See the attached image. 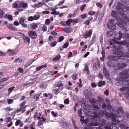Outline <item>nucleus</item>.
Instances as JSON below:
<instances>
[{
	"instance_id": "1",
	"label": "nucleus",
	"mask_w": 129,
	"mask_h": 129,
	"mask_svg": "<svg viewBox=\"0 0 129 129\" xmlns=\"http://www.w3.org/2000/svg\"><path fill=\"white\" fill-rule=\"evenodd\" d=\"M121 16L122 18L119 17L117 14L112 16L117 21V24L125 31H127V23L126 21L129 22V18L124 14H122Z\"/></svg>"
},
{
	"instance_id": "2",
	"label": "nucleus",
	"mask_w": 129,
	"mask_h": 129,
	"mask_svg": "<svg viewBox=\"0 0 129 129\" xmlns=\"http://www.w3.org/2000/svg\"><path fill=\"white\" fill-rule=\"evenodd\" d=\"M118 78L119 80L117 83L119 85H129V80H126L127 78H125L123 75H120ZM121 91H124L127 92V93H129V86L128 87H124L120 88V89Z\"/></svg>"
},
{
	"instance_id": "3",
	"label": "nucleus",
	"mask_w": 129,
	"mask_h": 129,
	"mask_svg": "<svg viewBox=\"0 0 129 129\" xmlns=\"http://www.w3.org/2000/svg\"><path fill=\"white\" fill-rule=\"evenodd\" d=\"M101 111L99 110L98 111L94 108L93 109H90L87 112V115L90 116H92L91 121L93 122L97 120L98 117L99 116V115Z\"/></svg>"
},
{
	"instance_id": "4",
	"label": "nucleus",
	"mask_w": 129,
	"mask_h": 129,
	"mask_svg": "<svg viewBox=\"0 0 129 129\" xmlns=\"http://www.w3.org/2000/svg\"><path fill=\"white\" fill-rule=\"evenodd\" d=\"M118 48L115 49L112 51L113 53L114 54L117 55L119 57H125L129 58V53H123L121 50V47L120 45L118 46Z\"/></svg>"
},
{
	"instance_id": "5",
	"label": "nucleus",
	"mask_w": 129,
	"mask_h": 129,
	"mask_svg": "<svg viewBox=\"0 0 129 129\" xmlns=\"http://www.w3.org/2000/svg\"><path fill=\"white\" fill-rule=\"evenodd\" d=\"M89 102L90 103L93 105V107L99 111L100 109L99 106L100 105V102L99 101L98 99H96L95 98H93L89 100Z\"/></svg>"
},
{
	"instance_id": "6",
	"label": "nucleus",
	"mask_w": 129,
	"mask_h": 129,
	"mask_svg": "<svg viewBox=\"0 0 129 129\" xmlns=\"http://www.w3.org/2000/svg\"><path fill=\"white\" fill-rule=\"evenodd\" d=\"M116 56L112 55H110L109 56L110 58H111L107 62V64L108 66L111 67H114L115 66L114 63L115 59L114 58Z\"/></svg>"
},
{
	"instance_id": "7",
	"label": "nucleus",
	"mask_w": 129,
	"mask_h": 129,
	"mask_svg": "<svg viewBox=\"0 0 129 129\" xmlns=\"http://www.w3.org/2000/svg\"><path fill=\"white\" fill-rule=\"evenodd\" d=\"M102 116V114L100 113L99 115V117H98L97 120L94 121H98L99 122V123L97 122L99 124L98 125H100V126H104L106 124V120L104 119H102V118L101 117Z\"/></svg>"
},
{
	"instance_id": "8",
	"label": "nucleus",
	"mask_w": 129,
	"mask_h": 129,
	"mask_svg": "<svg viewBox=\"0 0 129 129\" xmlns=\"http://www.w3.org/2000/svg\"><path fill=\"white\" fill-rule=\"evenodd\" d=\"M98 124H99L97 122L89 123L85 126V128L86 129H97V127L92 126H97Z\"/></svg>"
},
{
	"instance_id": "9",
	"label": "nucleus",
	"mask_w": 129,
	"mask_h": 129,
	"mask_svg": "<svg viewBox=\"0 0 129 129\" xmlns=\"http://www.w3.org/2000/svg\"><path fill=\"white\" fill-rule=\"evenodd\" d=\"M28 34L30 38L34 39H36L37 37V34L35 31L32 30L29 31Z\"/></svg>"
},
{
	"instance_id": "10",
	"label": "nucleus",
	"mask_w": 129,
	"mask_h": 129,
	"mask_svg": "<svg viewBox=\"0 0 129 129\" xmlns=\"http://www.w3.org/2000/svg\"><path fill=\"white\" fill-rule=\"evenodd\" d=\"M108 27L111 30H115L116 29V26L115 24L113 23L111 21L108 23Z\"/></svg>"
},
{
	"instance_id": "11",
	"label": "nucleus",
	"mask_w": 129,
	"mask_h": 129,
	"mask_svg": "<svg viewBox=\"0 0 129 129\" xmlns=\"http://www.w3.org/2000/svg\"><path fill=\"white\" fill-rule=\"evenodd\" d=\"M92 32L91 29H89L88 31L86 30L85 34L83 35V36L85 39H87L89 37H91Z\"/></svg>"
},
{
	"instance_id": "12",
	"label": "nucleus",
	"mask_w": 129,
	"mask_h": 129,
	"mask_svg": "<svg viewBox=\"0 0 129 129\" xmlns=\"http://www.w3.org/2000/svg\"><path fill=\"white\" fill-rule=\"evenodd\" d=\"M120 75H123L125 78H128L129 77V68L125 71H123L120 73Z\"/></svg>"
},
{
	"instance_id": "13",
	"label": "nucleus",
	"mask_w": 129,
	"mask_h": 129,
	"mask_svg": "<svg viewBox=\"0 0 129 129\" xmlns=\"http://www.w3.org/2000/svg\"><path fill=\"white\" fill-rule=\"evenodd\" d=\"M123 5L121 3H119L116 7V9L117 11L119 12L120 10H122L124 9Z\"/></svg>"
},
{
	"instance_id": "14",
	"label": "nucleus",
	"mask_w": 129,
	"mask_h": 129,
	"mask_svg": "<svg viewBox=\"0 0 129 129\" xmlns=\"http://www.w3.org/2000/svg\"><path fill=\"white\" fill-rule=\"evenodd\" d=\"M20 108L17 109L16 111L17 113H19L21 111L22 112L21 113H24L26 111V109L27 107V105H25V106H20Z\"/></svg>"
},
{
	"instance_id": "15",
	"label": "nucleus",
	"mask_w": 129,
	"mask_h": 129,
	"mask_svg": "<svg viewBox=\"0 0 129 129\" xmlns=\"http://www.w3.org/2000/svg\"><path fill=\"white\" fill-rule=\"evenodd\" d=\"M122 34L121 32L120 31H119L118 34L117 35H116L114 37V39H117L118 40H120L122 37Z\"/></svg>"
},
{
	"instance_id": "16",
	"label": "nucleus",
	"mask_w": 129,
	"mask_h": 129,
	"mask_svg": "<svg viewBox=\"0 0 129 129\" xmlns=\"http://www.w3.org/2000/svg\"><path fill=\"white\" fill-rule=\"evenodd\" d=\"M127 66L126 63H119L117 64V66L118 67L119 70H122Z\"/></svg>"
},
{
	"instance_id": "17",
	"label": "nucleus",
	"mask_w": 129,
	"mask_h": 129,
	"mask_svg": "<svg viewBox=\"0 0 129 129\" xmlns=\"http://www.w3.org/2000/svg\"><path fill=\"white\" fill-rule=\"evenodd\" d=\"M20 34H22V37L23 38L24 42L26 43L28 42V44H29L30 42V38L28 37H25V35L22 33H21Z\"/></svg>"
},
{
	"instance_id": "18",
	"label": "nucleus",
	"mask_w": 129,
	"mask_h": 129,
	"mask_svg": "<svg viewBox=\"0 0 129 129\" xmlns=\"http://www.w3.org/2000/svg\"><path fill=\"white\" fill-rule=\"evenodd\" d=\"M99 13V11H98L96 13L95 11H91L88 12V14L90 16H92L95 14V16L96 19L98 17Z\"/></svg>"
},
{
	"instance_id": "19",
	"label": "nucleus",
	"mask_w": 129,
	"mask_h": 129,
	"mask_svg": "<svg viewBox=\"0 0 129 129\" xmlns=\"http://www.w3.org/2000/svg\"><path fill=\"white\" fill-rule=\"evenodd\" d=\"M62 30L66 33H70L72 32L73 29L71 27H64L62 28Z\"/></svg>"
},
{
	"instance_id": "20",
	"label": "nucleus",
	"mask_w": 129,
	"mask_h": 129,
	"mask_svg": "<svg viewBox=\"0 0 129 129\" xmlns=\"http://www.w3.org/2000/svg\"><path fill=\"white\" fill-rule=\"evenodd\" d=\"M119 44L122 45H127L126 47L127 48H129V40L126 41L125 40H123V41L120 42H119Z\"/></svg>"
},
{
	"instance_id": "21",
	"label": "nucleus",
	"mask_w": 129,
	"mask_h": 129,
	"mask_svg": "<svg viewBox=\"0 0 129 129\" xmlns=\"http://www.w3.org/2000/svg\"><path fill=\"white\" fill-rule=\"evenodd\" d=\"M19 4V5L18 6V8H21L22 7V8L25 9L27 7L28 5L27 3L20 2Z\"/></svg>"
},
{
	"instance_id": "22",
	"label": "nucleus",
	"mask_w": 129,
	"mask_h": 129,
	"mask_svg": "<svg viewBox=\"0 0 129 129\" xmlns=\"http://www.w3.org/2000/svg\"><path fill=\"white\" fill-rule=\"evenodd\" d=\"M42 94L41 92L37 94H35L33 96V98L36 101H39L40 96Z\"/></svg>"
},
{
	"instance_id": "23",
	"label": "nucleus",
	"mask_w": 129,
	"mask_h": 129,
	"mask_svg": "<svg viewBox=\"0 0 129 129\" xmlns=\"http://www.w3.org/2000/svg\"><path fill=\"white\" fill-rule=\"evenodd\" d=\"M110 45H112L114 48L118 49V46H119V45L118 43H113L112 42H110Z\"/></svg>"
},
{
	"instance_id": "24",
	"label": "nucleus",
	"mask_w": 129,
	"mask_h": 129,
	"mask_svg": "<svg viewBox=\"0 0 129 129\" xmlns=\"http://www.w3.org/2000/svg\"><path fill=\"white\" fill-rule=\"evenodd\" d=\"M47 66L46 64L44 65H42L40 66L37 67L36 68V71H38L44 68H45L47 67Z\"/></svg>"
},
{
	"instance_id": "25",
	"label": "nucleus",
	"mask_w": 129,
	"mask_h": 129,
	"mask_svg": "<svg viewBox=\"0 0 129 129\" xmlns=\"http://www.w3.org/2000/svg\"><path fill=\"white\" fill-rule=\"evenodd\" d=\"M61 58V56L59 54H58L55 57L53 58V60L54 61H57L59 60Z\"/></svg>"
},
{
	"instance_id": "26",
	"label": "nucleus",
	"mask_w": 129,
	"mask_h": 129,
	"mask_svg": "<svg viewBox=\"0 0 129 129\" xmlns=\"http://www.w3.org/2000/svg\"><path fill=\"white\" fill-rule=\"evenodd\" d=\"M93 67L96 69H99L100 67L99 62L97 61L96 62V63H93Z\"/></svg>"
},
{
	"instance_id": "27",
	"label": "nucleus",
	"mask_w": 129,
	"mask_h": 129,
	"mask_svg": "<svg viewBox=\"0 0 129 129\" xmlns=\"http://www.w3.org/2000/svg\"><path fill=\"white\" fill-rule=\"evenodd\" d=\"M85 98L87 99H88L92 97V94L89 92H87L85 94Z\"/></svg>"
},
{
	"instance_id": "28",
	"label": "nucleus",
	"mask_w": 129,
	"mask_h": 129,
	"mask_svg": "<svg viewBox=\"0 0 129 129\" xmlns=\"http://www.w3.org/2000/svg\"><path fill=\"white\" fill-rule=\"evenodd\" d=\"M105 83V82L104 81H100L98 83V86L99 87H101L102 86L104 85Z\"/></svg>"
},
{
	"instance_id": "29",
	"label": "nucleus",
	"mask_w": 129,
	"mask_h": 129,
	"mask_svg": "<svg viewBox=\"0 0 129 129\" xmlns=\"http://www.w3.org/2000/svg\"><path fill=\"white\" fill-rule=\"evenodd\" d=\"M30 27L33 29H35L37 28L38 25L37 24L35 23H34L31 24Z\"/></svg>"
},
{
	"instance_id": "30",
	"label": "nucleus",
	"mask_w": 129,
	"mask_h": 129,
	"mask_svg": "<svg viewBox=\"0 0 129 129\" xmlns=\"http://www.w3.org/2000/svg\"><path fill=\"white\" fill-rule=\"evenodd\" d=\"M106 34L108 37H111L114 34V33L112 31L109 30L106 32Z\"/></svg>"
},
{
	"instance_id": "31",
	"label": "nucleus",
	"mask_w": 129,
	"mask_h": 129,
	"mask_svg": "<svg viewBox=\"0 0 129 129\" xmlns=\"http://www.w3.org/2000/svg\"><path fill=\"white\" fill-rule=\"evenodd\" d=\"M37 59L32 60H31V61H30L28 62H27L25 64V66L26 67H28L29 66L31 65L33 62L35 61Z\"/></svg>"
},
{
	"instance_id": "32",
	"label": "nucleus",
	"mask_w": 129,
	"mask_h": 129,
	"mask_svg": "<svg viewBox=\"0 0 129 129\" xmlns=\"http://www.w3.org/2000/svg\"><path fill=\"white\" fill-rule=\"evenodd\" d=\"M63 84L62 83H58L56 85V87L59 88V89L62 90L63 89Z\"/></svg>"
},
{
	"instance_id": "33",
	"label": "nucleus",
	"mask_w": 129,
	"mask_h": 129,
	"mask_svg": "<svg viewBox=\"0 0 129 129\" xmlns=\"http://www.w3.org/2000/svg\"><path fill=\"white\" fill-rule=\"evenodd\" d=\"M103 72L105 76L108 75H109V73L108 72V71L107 70L106 68L104 67L103 68Z\"/></svg>"
},
{
	"instance_id": "34",
	"label": "nucleus",
	"mask_w": 129,
	"mask_h": 129,
	"mask_svg": "<svg viewBox=\"0 0 129 129\" xmlns=\"http://www.w3.org/2000/svg\"><path fill=\"white\" fill-rule=\"evenodd\" d=\"M72 19L70 18L68 19L66 22V25H68V26H70L71 25V22H72Z\"/></svg>"
},
{
	"instance_id": "35",
	"label": "nucleus",
	"mask_w": 129,
	"mask_h": 129,
	"mask_svg": "<svg viewBox=\"0 0 129 129\" xmlns=\"http://www.w3.org/2000/svg\"><path fill=\"white\" fill-rule=\"evenodd\" d=\"M83 70L84 71H86L87 73L88 74H89V71L88 68V65L87 64H85V65L84 68Z\"/></svg>"
},
{
	"instance_id": "36",
	"label": "nucleus",
	"mask_w": 129,
	"mask_h": 129,
	"mask_svg": "<svg viewBox=\"0 0 129 129\" xmlns=\"http://www.w3.org/2000/svg\"><path fill=\"white\" fill-rule=\"evenodd\" d=\"M19 2L18 1H16L15 3H13L12 4V7L15 8H18V4Z\"/></svg>"
},
{
	"instance_id": "37",
	"label": "nucleus",
	"mask_w": 129,
	"mask_h": 129,
	"mask_svg": "<svg viewBox=\"0 0 129 129\" xmlns=\"http://www.w3.org/2000/svg\"><path fill=\"white\" fill-rule=\"evenodd\" d=\"M25 20V17H21L19 21V23L20 24L23 23Z\"/></svg>"
},
{
	"instance_id": "38",
	"label": "nucleus",
	"mask_w": 129,
	"mask_h": 129,
	"mask_svg": "<svg viewBox=\"0 0 129 129\" xmlns=\"http://www.w3.org/2000/svg\"><path fill=\"white\" fill-rule=\"evenodd\" d=\"M104 128L105 129H111V125L110 123H108L104 126Z\"/></svg>"
},
{
	"instance_id": "39",
	"label": "nucleus",
	"mask_w": 129,
	"mask_h": 129,
	"mask_svg": "<svg viewBox=\"0 0 129 129\" xmlns=\"http://www.w3.org/2000/svg\"><path fill=\"white\" fill-rule=\"evenodd\" d=\"M11 51V52L10 53L9 55H13L15 54V51L14 50H11L10 49H9L8 50V52H9Z\"/></svg>"
},
{
	"instance_id": "40",
	"label": "nucleus",
	"mask_w": 129,
	"mask_h": 129,
	"mask_svg": "<svg viewBox=\"0 0 129 129\" xmlns=\"http://www.w3.org/2000/svg\"><path fill=\"white\" fill-rule=\"evenodd\" d=\"M78 116L79 117H80L81 116H82V111L81 109H80L78 110Z\"/></svg>"
},
{
	"instance_id": "41",
	"label": "nucleus",
	"mask_w": 129,
	"mask_h": 129,
	"mask_svg": "<svg viewBox=\"0 0 129 129\" xmlns=\"http://www.w3.org/2000/svg\"><path fill=\"white\" fill-rule=\"evenodd\" d=\"M75 13L76 12L75 11H74V13L73 14L71 13L69 14L68 16V18H70L71 17H74L76 15Z\"/></svg>"
},
{
	"instance_id": "42",
	"label": "nucleus",
	"mask_w": 129,
	"mask_h": 129,
	"mask_svg": "<svg viewBox=\"0 0 129 129\" xmlns=\"http://www.w3.org/2000/svg\"><path fill=\"white\" fill-rule=\"evenodd\" d=\"M4 13L3 10H0V18H2L4 16Z\"/></svg>"
},
{
	"instance_id": "43",
	"label": "nucleus",
	"mask_w": 129,
	"mask_h": 129,
	"mask_svg": "<svg viewBox=\"0 0 129 129\" xmlns=\"http://www.w3.org/2000/svg\"><path fill=\"white\" fill-rule=\"evenodd\" d=\"M64 103L66 104H68L69 103L70 101L69 98L65 99L64 101Z\"/></svg>"
},
{
	"instance_id": "44",
	"label": "nucleus",
	"mask_w": 129,
	"mask_h": 129,
	"mask_svg": "<svg viewBox=\"0 0 129 129\" xmlns=\"http://www.w3.org/2000/svg\"><path fill=\"white\" fill-rule=\"evenodd\" d=\"M51 21L49 19H47L45 21V24L47 25H49Z\"/></svg>"
},
{
	"instance_id": "45",
	"label": "nucleus",
	"mask_w": 129,
	"mask_h": 129,
	"mask_svg": "<svg viewBox=\"0 0 129 129\" xmlns=\"http://www.w3.org/2000/svg\"><path fill=\"white\" fill-rule=\"evenodd\" d=\"M15 88V87L14 86H13L9 88L8 90L9 91L8 93L9 94L10 93H11L12 92L13 89Z\"/></svg>"
},
{
	"instance_id": "46",
	"label": "nucleus",
	"mask_w": 129,
	"mask_h": 129,
	"mask_svg": "<svg viewBox=\"0 0 129 129\" xmlns=\"http://www.w3.org/2000/svg\"><path fill=\"white\" fill-rule=\"evenodd\" d=\"M13 101V100L12 99H7V103L9 104H12Z\"/></svg>"
},
{
	"instance_id": "47",
	"label": "nucleus",
	"mask_w": 129,
	"mask_h": 129,
	"mask_svg": "<svg viewBox=\"0 0 129 129\" xmlns=\"http://www.w3.org/2000/svg\"><path fill=\"white\" fill-rule=\"evenodd\" d=\"M51 14L56 15H58L59 14V12H57L56 11L54 10V11L52 12L51 13Z\"/></svg>"
},
{
	"instance_id": "48",
	"label": "nucleus",
	"mask_w": 129,
	"mask_h": 129,
	"mask_svg": "<svg viewBox=\"0 0 129 129\" xmlns=\"http://www.w3.org/2000/svg\"><path fill=\"white\" fill-rule=\"evenodd\" d=\"M47 27L45 25H44L42 28V30L44 31H46L47 30Z\"/></svg>"
},
{
	"instance_id": "49",
	"label": "nucleus",
	"mask_w": 129,
	"mask_h": 129,
	"mask_svg": "<svg viewBox=\"0 0 129 129\" xmlns=\"http://www.w3.org/2000/svg\"><path fill=\"white\" fill-rule=\"evenodd\" d=\"M57 44V42L55 41H54L52 42L50 44V45L52 47H54Z\"/></svg>"
},
{
	"instance_id": "50",
	"label": "nucleus",
	"mask_w": 129,
	"mask_h": 129,
	"mask_svg": "<svg viewBox=\"0 0 129 129\" xmlns=\"http://www.w3.org/2000/svg\"><path fill=\"white\" fill-rule=\"evenodd\" d=\"M69 43L68 42H66L62 46V48H66L68 47L69 46Z\"/></svg>"
},
{
	"instance_id": "51",
	"label": "nucleus",
	"mask_w": 129,
	"mask_h": 129,
	"mask_svg": "<svg viewBox=\"0 0 129 129\" xmlns=\"http://www.w3.org/2000/svg\"><path fill=\"white\" fill-rule=\"evenodd\" d=\"M17 71L21 73H23L24 72L23 69L20 67L19 68H18Z\"/></svg>"
},
{
	"instance_id": "52",
	"label": "nucleus",
	"mask_w": 129,
	"mask_h": 129,
	"mask_svg": "<svg viewBox=\"0 0 129 129\" xmlns=\"http://www.w3.org/2000/svg\"><path fill=\"white\" fill-rule=\"evenodd\" d=\"M86 5L85 4H84L83 5H82L80 8L81 11H83L84 10V8L86 7Z\"/></svg>"
},
{
	"instance_id": "53",
	"label": "nucleus",
	"mask_w": 129,
	"mask_h": 129,
	"mask_svg": "<svg viewBox=\"0 0 129 129\" xmlns=\"http://www.w3.org/2000/svg\"><path fill=\"white\" fill-rule=\"evenodd\" d=\"M27 103V102L26 100H24L20 104V106H25V105Z\"/></svg>"
},
{
	"instance_id": "54",
	"label": "nucleus",
	"mask_w": 129,
	"mask_h": 129,
	"mask_svg": "<svg viewBox=\"0 0 129 129\" xmlns=\"http://www.w3.org/2000/svg\"><path fill=\"white\" fill-rule=\"evenodd\" d=\"M64 37L63 36H61L59 38V41H58L57 42H59L62 41L64 39Z\"/></svg>"
},
{
	"instance_id": "55",
	"label": "nucleus",
	"mask_w": 129,
	"mask_h": 129,
	"mask_svg": "<svg viewBox=\"0 0 129 129\" xmlns=\"http://www.w3.org/2000/svg\"><path fill=\"white\" fill-rule=\"evenodd\" d=\"M8 19L10 21L12 20L13 19L12 16L10 14L8 15Z\"/></svg>"
},
{
	"instance_id": "56",
	"label": "nucleus",
	"mask_w": 129,
	"mask_h": 129,
	"mask_svg": "<svg viewBox=\"0 0 129 129\" xmlns=\"http://www.w3.org/2000/svg\"><path fill=\"white\" fill-rule=\"evenodd\" d=\"M40 17V16L39 15H35L34 16V19L35 20H37Z\"/></svg>"
},
{
	"instance_id": "57",
	"label": "nucleus",
	"mask_w": 129,
	"mask_h": 129,
	"mask_svg": "<svg viewBox=\"0 0 129 129\" xmlns=\"http://www.w3.org/2000/svg\"><path fill=\"white\" fill-rule=\"evenodd\" d=\"M43 123L42 121H41V120H40L38 122V126H40L41 125H43Z\"/></svg>"
},
{
	"instance_id": "58",
	"label": "nucleus",
	"mask_w": 129,
	"mask_h": 129,
	"mask_svg": "<svg viewBox=\"0 0 129 129\" xmlns=\"http://www.w3.org/2000/svg\"><path fill=\"white\" fill-rule=\"evenodd\" d=\"M118 110L120 112H121L122 113H123V109L121 107H119L118 108Z\"/></svg>"
},
{
	"instance_id": "59",
	"label": "nucleus",
	"mask_w": 129,
	"mask_h": 129,
	"mask_svg": "<svg viewBox=\"0 0 129 129\" xmlns=\"http://www.w3.org/2000/svg\"><path fill=\"white\" fill-rule=\"evenodd\" d=\"M81 18L82 19H84L87 17V15L86 14L81 15Z\"/></svg>"
},
{
	"instance_id": "60",
	"label": "nucleus",
	"mask_w": 129,
	"mask_h": 129,
	"mask_svg": "<svg viewBox=\"0 0 129 129\" xmlns=\"http://www.w3.org/2000/svg\"><path fill=\"white\" fill-rule=\"evenodd\" d=\"M96 5L97 6L99 7L100 8H101L103 7V5L99 2L97 3H96Z\"/></svg>"
},
{
	"instance_id": "61",
	"label": "nucleus",
	"mask_w": 129,
	"mask_h": 129,
	"mask_svg": "<svg viewBox=\"0 0 129 129\" xmlns=\"http://www.w3.org/2000/svg\"><path fill=\"white\" fill-rule=\"evenodd\" d=\"M79 19H77L76 20H72V22L73 23H77L79 22Z\"/></svg>"
},
{
	"instance_id": "62",
	"label": "nucleus",
	"mask_w": 129,
	"mask_h": 129,
	"mask_svg": "<svg viewBox=\"0 0 129 129\" xmlns=\"http://www.w3.org/2000/svg\"><path fill=\"white\" fill-rule=\"evenodd\" d=\"M80 117L81 118L80 120L81 123H82V122H83V121H84V116H82Z\"/></svg>"
},
{
	"instance_id": "63",
	"label": "nucleus",
	"mask_w": 129,
	"mask_h": 129,
	"mask_svg": "<svg viewBox=\"0 0 129 129\" xmlns=\"http://www.w3.org/2000/svg\"><path fill=\"white\" fill-rule=\"evenodd\" d=\"M106 104L105 103H104L103 104L102 106V109H105L106 108Z\"/></svg>"
},
{
	"instance_id": "64",
	"label": "nucleus",
	"mask_w": 129,
	"mask_h": 129,
	"mask_svg": "<svg viewBox=\"0 0 129 129\" xmlns=\"http://www.w3.org/2000/svg\"><path fill=\"white\" fill-rule=\"evenodd\" d=\"M124 35L125 37V38L129 39V34H124Z\"/></svg>"
}]
</instances>
